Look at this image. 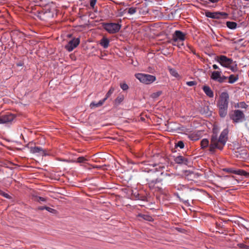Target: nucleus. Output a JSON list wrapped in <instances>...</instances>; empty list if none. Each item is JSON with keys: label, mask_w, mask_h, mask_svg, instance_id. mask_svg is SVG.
<instances>
[{"label": "nucleus", "mask_w": 249, "mask_h": 249, "mask_svg": "<svg viewBox=\"0 0 249 249\" xmlns=\"http://www.w3.org/2000/svg\"><path fill=\"white\" fill-rule=\"evenodd\" d=\"M221 15H227V14L225 13H212V12H208L206 13V16L208 17L213 18H220V16Z\"/></svg>", "instance_id": "nucleus-14"}, {"label": "nucleus", "mask_w": 249, "mask_h": 249, "mask_svg": "<svg viewBox=\"0 0 249 249\" xmlns=\"http://www.w3.org/2000/svg\"><path fill=\"white\" fill-rule=\"evenodd\" d=\"M44 209H45V210H46L47 211L50 213H54L55 212V210L54 209H53L48 207L45 206Z\"/></svg>", "instance_id": "nucleus-34"}, {"label": "nucleus", "mask_w": 249, "mask_h": 249, "mask_svg": "<svg viewBox=\"0 0 249 249\" xmlns=\"http://www.w3.org/2000/svg\"><path fill=\"white\" fill-rule=\"evenodd\" d=\"M238 80V77L234 76L233 75H231L229 77V83L232 84L236 82Z\"/></svg>", "instance_id": "nucleus-24"}, {"label": "nucleus", "mask_w": 249, "mask_h": 249, "mask_svg": "<svg viewBox=\"0 0 249 249\" xmlns=\"http://www.w3.org/2000/svg\"><path fill=\"white\" fill-rule=\"evenodd\" d=\"M229 116L233 123H241L245 120V115L244 112L239 109L233 110L230 111Z\"/></svg>", "instance_id": "nucleus-3"}, {"label": "nucleus", "mask_w": 249, "mask_h": 249, "mask_svg": "<svg viewBox=\"0 0 249 249\" xmlns=\"http://www.w3.org/2000/svg\"><path fill=\"white\" fill-rule=\"evenodd\" d=\"M121 88L123 89V90H124L125 86L124 83L121 84Z\"/></svg>", "instance_id": "nucleus-40"}, {"label": "nucleus", "mask_w": 249, "mask_h": 249, "mask_svg": "<svg viewBox=\"0 0 249 249\" xmlns=\"http://www.w3.org/2000/svg\"><path fill=\"white\" fill-rule=\"evenodd\" d=\"M87 160L84 157H80L77 159V162L79 163H84Z\"/></svg>", "instance_id": "nucleus-31"}, {"label": "nucleus", "mask_w": 249, "mask_h": 249, "mask_svg": "<svg viewBox=\"0 0 249 249\" xmlns=\"http://www.w3.org/2000/svg\"><path fill=\"white\" fill-rule=\"evenodd\" d=\"M221 74L222 72L220 71H213L211 74V78L219 83H222L227 79V77L222 75Z\"/></svg>", "instance_id": "nucleus-8"}, {"label": "nucleus", "mask_w": 249, "mask_h": 249, "mask_svg": "<svg viewBox=\"0 0 249 249\" xmlns=\"http://www.w3.org/2000/svg\"><path fill=\"white\" fill-rule=\"evenodd\" d=\"M103 27L109 34L115 33L118 32L121 28V25L118 23H105Z\"/></svg>", "instance_id": "nucleus-6"}, {"label": "nucleus", "mask_w": 249, "mask_h": 249, "mask_svg": "<svg viewBox=\"0 0 249 249\" xmlns=\"http://www.w3.org/2000/svg\"><path fill=\"white\" fill-rule=\"evenodd\" d=\"M227 26L231 29H235L237 26V23L235 22L227 21Z\"/></svg>", "instance_id": "nucleus-21"}, {"label": "nucleus", "mask_w": 249, "mask_h": 249, "mask_svg": "<svg viewBox=\"0 0 249 249\" xmlns=\"http://www.w3.org/2000/svg\"><path fill=\"white\" fill-rule=\"evenodd\" d=\"M213 69H215V70L220 69L219 67L217 65H216V64L213 65Z\"/></svg>", "instance_id": "nucleus-39"}, {"label": "nucleus", "mask_w": 249, "mask_h": 249, "mask_svg": "<svg viewBox=\"0 0 249 249\" xmlns=\"http://www.w3.org/2000/svg\"><path fill=\"white\" fill-rule=\"evenodd\" d=\"M0 194L4 196L6 198H9V196L8 194L3 193V192L0 191Z\"/></svg>", "instance_id": "nucleus-38"}, {"label": "nucleus", "mask_w": 249, "mask_h": 249, "mask_svg": "<svg viewBox=\"0 0 249 249\" xmlns=\"http://www.w3.org/2000/svg\"><path fill=\"white\" fill-rule=\"evenodd\" d=\"M228 129H224L218 139L216 133L214 132V129L213 130L209 145V150L211 152H214L216 149L220 150L223 149L228 140Z\"/></svg>", "instance_id": "nucleus-1"}, {"label": "nucleus", "mask_w": 249, "mask_h": 249, "mask_svg": "<svg viewBox=\"0 0 249 249\" xmlns=\"http://www.w3.org/2000/svg\"><path fill=\"white\" fill-rule=\"evenodd\" d=\"M161 93H162V92L161 91H159L153 93L152 94L151 96L153 98H157V97H159V96H160L161 95Z\"/></svg>", "instance_id": "nucleus-30"}, {"label": "nucleus", "mask_w": 249, "mask_h": 249, "mask_svg": "<svg viewBox=\"0 0 249 249\" xmlns=\"http://www.w3.org/2000/svg\"><path fill=\"white\" fill-rule=\"evenodd\" d=\"M114 91V88L113 87H111L109 90L107 92L106 97L104 99H106V101L107 99L111 96V95L113 93Z\"/></svg>", "instance_id": "nucleus-25"}, {"label": "nucleus", "mask_w": 249, "mask_h": 249, "mask_svg": "<svg viewBox=\"0 0 249 249\" xmlns=\"http://www.w3.org/2000/svg\"><path fill=\"white\" fill-rule=\"evenodd\" d=\"M175 161L176 163H177L178 164H182V163L186 164L187 160L183 157H182L181 156H179L177 157L175 159Z\"/></svg>", "instance_id": "nucleus-17"}, {"label": "nucleus", "mask_w": 249, "mask_h": 249, "mask_svg": "<svg viewBox=\"0 0 249 249\" xmlns=\"http://www.w3.org/2000/svg\"><path fill=\"white\" fill-rule=\"evenodd\" d=\"M124 100L123 96L118 97L115 100V104L116 106L119 105Z\"/></svg>", "instance_id": "nucleus-26"}, {"label": "nucleus", "mask_w": 249, "mask_h": 249, "mask_svg": "<svg viewBox=\"0 0 249 249\" xmlns=\"http://www.w3.org/2000/svg\"><path fill=\"white\" fill-rule=\"evenodd\" d=\"M186 84L190 87H192L196 85V82L194 81H188L186 82Z\"/></svg>", "instance_id": "nucleus-32"}, {"label": "nucleus", "mask_w": 249, "mask_h": 249, "mask_svg": "<svg viewBox=\"0 0 249 249\" xmlns=\"http://www.w3.org/2000/svg\"><path fill=\"white\" fill-rule=\"evenodd\" d=\"M219 107V113L221 117H224L227 114L228 107Z\"/></svg>", "instance_id": "nucleus-19"}, {"label": "nucleus", "mask_w": 249, "mask_h": 249, "mask_svg": "<svg viewBox=\"0 0 249 249\" xmlns=\"http://www.w3.org/2000/svg\"><path fill=\"white\" fill-rule=\"evenodd\" d=\"M96 1L97 0H91L90 1V6L92 8H94V6L96 4Z\"/></svg>", "instance_id": "nucleus-36"}, {"label": "nucleus", "mask_w": 249, "mask_h": 249, "mask_svg": "<svg viewBox=\"0 0 249 249\" xmlns=\"http://www.w3.org/2000/svg\"><path fill=\"white\" fill-rule=\"evenodd\" d=\"M135 75L137 79L144 84H150L156 80L155 76L150 74L139 73Z\"/></svg>", "instance_id": "nucleus-5"}, {"label": "nucleus", "mask_w": 249, "mask_h": 249, "mask_svg": "<svg viewBox=\"0 0 249 249\" xmlns=\"http://www.w3.org/2000/svg\"><path fill=\"white\" fill-rule=\"evenodd\" d=\"M248 106L244 102H241L235 105V107L247 109Z\"/></svg>", "instance_id": "nucleus-20"}, {"label": "nucleus", "mask_w": 249, "mask_h": 249, "mask_svg": "<svg viewBox=\"0 0 249 249\" xmlns=\"http://www.w3.org/2000/svg\"><path fill=\"white\" fill-rule=\"evenodd\" d=\"M234 174L244 176H246L248 175V173L243 170H234Z\"/></svg>", "instance_id": "nucleus-23"}, {"label": "nucleus", "mask_w": 249, "mask_h": 249, "mask_svg": "<svg viewBox=\"0 0 249 249\" xmlns=\"http://www.w3.org/2000/svg\"><path fill=\"white\" fill-rule=\"evenodd\" d=\"M143 217L144 219L148 221H151L152 220V218L148 215H144Z\"/></svg>", "instance_id": "nucleus-37"}, {"label": "nucleus", "mask_w": 249, "mask_h": 249, "mask_svg": "<svg viewBox=\"0 0 249 249\" xmlns=\"http://www.w3.org/2000/svg\"><path fill=\"white\" fill-rule=\"evenodd\" d=\"M169 71H170V73H171V74L172 75H173V76H174L175 77H178V73L177 72L176 70H175V69H170L169 70Z\"/></svg>", "instance_id": "nucleus-27"}, {"label": "nucleus", "mask_w": 249, "mask_h": 249, "mask_svg": "<svg viewBox=\"0 0 249 249\" xmlns=\"http://www.w3.org/2000/svg\"><path fill=\"white\" fill-rule=\"evenodd\" d=\"M106 101V99L100 100L98 103L91 102L90 104V107L91 108L101 106Z\"/></svg>", "instance_id": "nucleus-18"}, {"label": "nucleus", "mask_w": 249, "mask_h": 249, "mask_svg": "<svg viewBox=\"0 0 249 249\" xmlns=\"http://www.w3.org/2000/svg\"><path fill=\"white\" fill-rule=\"evenodd\" d=\"M229 95L226 92H222L217 103L218 107H228Z\"/></svg>", "instance_id": "nucleus-7"}, {"label": "nucleus", "mask_w": 249, "mask_h": 249, "mask_svg": "<svg viewBox=\"0 0 249 249\" xmlns=\"http://www.w3.org/2000/svg\"><path fill=\"white\" fill-rule=\"evenodd\" d=\"M136 12V8L134 7H131L129 8L128 13L132 15Z\"/></svg>", "instance_id": "nucleus-29"}, {"label": "nucleus", "mask_w": 249, "mask_h": 249, "mask_svg": "<svg viewBox=\"0 0 249 249\" xmlns=\"http://www.w3.org/2000/svg\"><path fill=\"white\" fill-rule=\"evenodd\" d=\"M209 142L207 139H203L201 141V146L202 148L207 147L209 145Z\"/></svg>", "instance_id": "nucleus-22"}, {"label": "nucleus", "mask_w": 249, "mask_h": 249, "mask_svg": "<svg viewBox=\"0 0 249 249\" xmlns=\"http://www.w3.org/2000/svg\"><path fill=\"white\" fill-rule=\"evenodd\" d=\"M34 199L37 201H46V199L45 198L40 196H35Z\"/></svg>", "instance_id": "nucleus-28"}, {"label": "nucleus", "mask_w": 249, "mask_h": 249, "mask_svg": "<svg viewBox=\"0 0 249 249\" xmlns=\"http://www.w3.org/2000/svg\"><path fill=\"white\" fill-rule=\"evenodd\" d=\"M210 2L212 3H215L218 1L219 0H209Z\"/></svg>", "instance_id": "nucleus-41"}, {"label": "nucleus", "mask_w": 249, "mask_h": 249, "mask_svg": "<svg viewBox=\"0 0 249 249\" xmlns=\"http://www.w3.org/2000/svg\"><path fill=\"white\" fill-rule=\"evenodd\" d=\"M203 90L205 93L209 97L212 98L213 97V92L211 88L208 86H204L203 87Z\"/></svg>", "instance_id": "nucleus-15"}, {"label": "nucleus", "mask_w": 249, "mask_h": 249, "mask_svg": "<svg viewBox=\"0 0 249 249\" xmlns=\"http://www.w3.org/2000/svg\"><path fill=\"white\" fill-rule=\"evenodd\" d=\"M39 210H44V207H40L38 208Z\"/></svg>", "instance_id": "nucleus-42"}, {"label": "nucleus", "mask_w": 249, "mask_h": 249, "mask_svg": "<svg viewBox=\"0 0 249 249\" xmlns=\"http://www.w3.org/2000/svg\"><path fill=\"white\" fill-rule=\"evenodd\" d=\"M109 43V40L106 37H103L100 42V44L105 49L108 47Z\"/></svg>", "instance_id": "nucleus-16"}, {"label": "nucleus", "mask_w": 249, "mask_h": 249, "mask_svg": "<svg viewBox=\"0 0 249 249\" xmlns=\"http://www.w3.org/2000/svg\"><path fill=\"white\" fill-rule=\"evenodd\" d=\"M178 147H179V148H183L184 146V143L182 141H179L177 145H176Z\"/></svg>", "instance_id": "nucleus-33"}, {"label": "nucleus", "mask_w": 249, "mask_h": 249, "mask_svg": "<svg viewBox=\"0 0 249 249\" xmlns=\"http://www.w3.org/2000/svg\"><path fill=\"white\" fill-rule=\"evenodd\" d=\"M236 179L233 176H226L220 177L218 183L219 186L222 188H228L235 183Z\"/></svg>", "instance_id": "nucleus-4"}, {"label": "nucleus", "mask_w": 249, "mask_h": 249, "mask_svg": "<svg viewBox=\"0 0 249 249\" xmlns=\"http://www.w3.org/2000/svg\"><path fill=\"white\" fill-rule=\"evenodd\" d=\"M125 89L128 88V86L126 84H125Z\"/></svg>", "instance_id": "nucleus-43"}, {"label": "nucleus", "mask_w": 249, "mask_h": 249, "mask_svg": "<svg viewBox=\"0 0 249 249\" xmlns=\"http://www.w3.org/2000/svg\"><path fill=\"white\" fill-rule=\"evenodd\" d=\"M234 169L233 168H226V169H224V171L227 172H229V173H234Z\"/></svg>", "instance_id": "nucleus-35"}, {"label": "nucleus", "mask_w": 249, "mask_h": 249, "mask_svg": "<svg viewBox=\"0 0 249 249\" xmlns=\"http://www.w3.org/2000/svg\"><path fill=\"white\" fill-rule=\"evenodd\" d=\"M149 187L151 190L155 191H160V185L161 180L157 178L154 180H150L148 182Z\"/></svg>", "instance_id": "nucleus-9"}, {"label": "nucleus", "mask_w": 249, "mask_h": 249, "mask_svg": "<svg viewBox=\"0 0 249 249\" xmlns=\"http://www.w3.org/2000/svg\"><path fill=\"white\" fill-rule=\"evenodd\" d=\"M246 230L247 231H249V228H246Z\"/></svg>", "instance_id": "nucleus-44"}, {"label": "nucleus", "mask_w": 249, "mask_h": 249, "mask_svg": "<svg viewBox=\"0 0 249 249\" xmlns=\"http://www.w3.org/2000/svg\"><path fill=\"white\" fill-rule=\"evenodd\" d=\"M185 34L180 31H176L173 35V41L174 42L177 41L182 42L185 40Z\"/></svg>", "instance_id": "nucleus-11"}, {"label": "nucleus", "mask_w": 249, "mask_h": 249, "mask_svg": "<svg viewBox=\"0 0 249 249\" xmlns=\"http://www.w3.org/2000/svg\"><path fill=\"white\" fill-rule=\"evenodd\" d=\"M15 116L11 113H7L3 115H0V124H5L12 122Z\"/></svg>", "instance_id": "nucleus-12"}, {"label": "nucleus", "mask_w": 249, "mask_h": 249, "mask_svg": "<svg viewBox=\"0 0 249 249\" xmlns=\"http://www.w3.org/2000/svg\"><path fill=\"white\" fill-rule=\"evenodd\" d=\"M215 59L222 66L230 69L232 71H236V65L235 66H231L233 62L232 59L228 58L225 55H221L217 56Z\"/></svg>", "instance_id": "nucleus-2"}, {"label": "nucleus", "mask_w": 249, "mask_h": 249, "mask_svg": "<svg viewBox=\"0 0 249 249\" xmlns=\"http://www.w3.org/2000/svg\"><path fill=\"white\" fill-rule=\"evenodd\" d=\"M79 42L80 40L78 38H74L69 42L65 46V48L69 52H71L79 45Z\"/></svg>", "instance_id": "nucleus-10"}, {"label": "nucleus", "mask_w": 249, "mask_h": 249, "mask_svg": "<svg viewBox=\"0 0 249 249\" xmlns=\"http://www.w3.org/2000/svg\"><path fill=\"white\" fill-rule=\"evenodd\" d=\"M30 151L32 153H38L41 156L46 155L45 151L40 147H33L30 149Z\"/></svg>", "instance_id": "nucleus-13"}]
</instances>
